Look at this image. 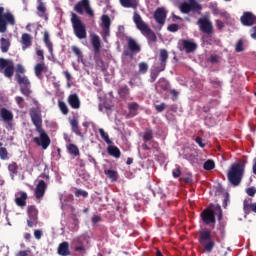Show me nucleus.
<instances>
[{"mask_svg":"<svg viewBox=\"0 0 256 256\" xmlns=\"http://www.w3.org/2000/svg\"><path fill=\"white\" fill-rule=\"evenodd\" d=\"M31 121L36 127V132L39 133V137H34L33 142L42 149H48L51 145V138L49 134L43 129V116L41 115V108H31L29 112Z\"/></svg>","mask_w":256,"mask_h":256,"instance_id":"1","label":"nucleus"},{"mask_svg":"<svg viewBox=\"0 0 256 256\" xmlns=\"http://www.w3.org/2000/svg\"><path fill=\"white\" fill-rule=\"evenodd\" d=\"M244 174H245V162L234 163L231 165L227 173V179L229 183L233 185V187H238V185H241V181L243 179Z\"/></svg>","mask_w":256,"mask_h":256,"instance_id":"2","label":"nucleus"},{"mask_svg":"<svg viewBox=\"0 0 256 256\" xmlns=\"http://www.w3.org/2000/svg\"><path fill=\"white\" fill-rule=\"evenodd\" d=\"M133 21L139 31H141L142 35L146 37L148 40V43H157V35L151 28H149V25L143 21L141 18V15L139 13L135 12L133 16Z\"/></svg>","mask_w":256,"mask_h":256,"instance_id":"3","label":"nucleus"},{"mask_svg":"<svg viewBox=\"0 0 256 256\" xmlns=\"http://www.w3.org/2000/svg\"><path fill=\"white\" fill-rule=\"evenodd\" d=\"M198 242L206 253H213L216 244L210 229L205 228L200 230Z\"/></svg>","mask_w":256,"mask_h":256,"instance_id":"4","label":"nucleus"},{"mask_svg":"<svg viewBox=\"0 0 256 256\" xmlns=\"http://www.w3.org/2000/svg\"><path fill=\"white\" fill-rule=\"evenodd\" d=\"M71 24L73 27L74 35L78 39H87V28L84 23L81 21V18L77 14L72 13L71 15Z\"/></svg>","mask_w":256,"mask_h":256,"instance_id":"5","label":"nucleus"},{"mask_svg":"<svg viewBox=\"0 0 256 256\" xmlns=\"http://www.w3.org/2000/svg\"><path fill=\"white\" fill-rule=\"evenodd\" d=\"M91 43L94 49V61L97 67L103 71V69H105V62L103 61V58H101V39L99 38V35H92Z\"/></svg>","mask_w":256,"mask_h":256,"instance_id":"6","label":"nucleus"},{"mask_svg":"<svg viewBox=\"0 0 256 256\" xmlns=\"http://www.w3.org/2000/svg\"><path fill=\"white\" fill-rule=\"evenodd\" d=\"M0 73L7 79H13V75H15V63L13 60L0 58Z\"/></svg>","mask_w":256,"mask_h":256,"instance_id":"7","label":"nucleus"},{"mask_svg":"<svg viewBox=\"0 0 256 256\" xmlns=\"http://www.w3.org/2000/svg\"><path fill=\"white\" fill-rule=\"evenodd\" d=\"M181 13L188 15V13H197L201 15V11H203V6L197 2V0H188V2H183L179 7Z\"/></svg>","mask_w":256,"mask_h":256,"instance_id":"8","label":"nucleus"},{"mask_svg":"<svg viewBox=\"0 0 256 256\" xmlns=\"http://www.w3.org/2000/svg\"><path fill=\"white\" fill-rule=\"evenodd\" d=\"M7 25H15V16L11 12L5 13V8L0 7V33H7Z\"/></svg>","mask_w":256,"mask_h":256,"instance_id":"9","label":"nucleus"},{"mask_svg":"<svg viewBox=\"0 0 256 256\" xmlns=\"http://www.w3.org/2000/svg\"><path fill=\"white\" fill-rule=\"evenodd\" d=\"M18 85H20V92L25 97H31L33 91L31 90V81L25 75L18 74L15 76Z\"/></svg>","mask_w":256,"mask_h":256,"instance_id":"10","label":"nucleus"},{"mask_svg":"<svg viewBox=\"0 0 256 256\" xmlns=\"http://www.w3.org/2000/svg\"><path fill=\"white\" fill-rule=\"evenodd\" d=\"M200 218L204 225L215 227L217 218H215V211L211 208H206L200 213Z\"/></svg>","mask_w":256,"mask_h":256,"instance_id":"11","label":"nucleus"},{"mask_svg":"<svg viewBox=\"0 0 256 256\" xmlns=\"http://www.w3.org/2000/svg\"><path fill=\"white\" fill-rule=\"evenodd\" d=\"M197 25L199 26V31H201V33H204L205 35H213V22H211L209 18H199Z\"/></svg>","mask_w":256,"mask_h":256,"instance_id":"12","label":"nucleus"},{"mask_svg":"<svg viewBox=\"0 0 256 256\" xmlns=\"http://www.w3.org/2000/svg\"><path fill=\"white\" fill-rule=\"evenodd\" d=\"M27 225L28 227H35L37 225V219L39 215V210L34 205H30L27 207Z\"/></svg>","mask_w":256,"mask_h":256,"instance_id":"13","label":"nucleus"},{"mask_svg":"<svg viewBox=\"0 0 256 256\" xmlns=\"http://www.w3.org/2000/svg\"><path fill=\"white\" fill-rule=\"evenodd\" d=\"M240 21L244 27H253L256 23V16L252 12H244Z\"/></svg>","mask_w":256,"mask_h":256,"instance_id":"14","label":"nucleus"},{"mask_svg":"<svg viewBox=\"0 0 256 256\" xmlns=\"http://www.w3.org/2000/svg\"><path fill=\"white\" fill-rule=\"evenodd\" d=\"M154 19L158 25H165V20L167 19V10L163 7H159L154 12Z\"/></svg>","mask_w":256,"mask_h":256,"instance_id":"15","label":"nucleus"},{"mask_svg":"<svg viewBox=\"0 0 256 256\" xmlns=\"http://www.w3.org/2000/svg\"><path fill=\"white\" fill-rule=\"evenodd\" d=\"M45 191H47V183H45L43 180L38 181L35 188L36 199H43V197H45Z\"/></svg>","mask_w":256,"mask_h":256,"instance_id":"16","label":"nucleus"},{"mask_svg":"<svg viewBox=\"0 0 256 256\" xmlns=\"http://www.w3.org/2000/svg\"><path fill=\"white\" fill-rule=\"evenodd\" d=\"M27 199L26 192L20 191L15 195V203L18 207H25L27 205Z\"/></svg>","mask_w":256,"mask_h":256,"instance_id":"17","label":"nucleus"},{"mask_svg":"<svg viewBox=\"0 0 256 256\" xmlns=\"http://www.w3.org/2000/svg\"><path fill=\"white\" fill-rule=\"evenodd\" d=\"M68 104L72 109L81 108V100H79V96L77 94H70L68 96Z\"/></svg>","mask_w":256,"mask_h":256,"instance_id":"18","label":"nucleus"},{"mask_svg":"<svg viewBox=\"0 0 256 256\" xmlns=\"http://www.w3.org/2000/svg\"><path fill=\"white\" fill-rule=\"evenodd\" d=\"M47 69L45 62L37 63L34 67V73L38 79H41V77H43V73H47Z\"/></svg>","mask_w":256,"mask_h":256,"instance_id":"19","label":"nucleus"},{"mask_svg":"<svg viewBox=\"0 0 256 256\" xmlns=\"http://www.w3.org/2000/svg\"><path fill=\"white\" fill-rule=\"evenodd\" d=\"M167 59H169V53L167 52V50L161 49L159 54L160 64L158 67L165 69V67H167Z\"/></svg>","mask_w":256,"mask_h":256,"instance_id":"20","label":"nucleus"},{"mask_svg":"<svg viewBox=\"0 0 256 256\" xmlns=\"http://www.w3.org/2000/svg\"><path fill=\"white\" fill-rule=\"evenodd\" d=\"M120 5L125 9H137L139 7V0H119Z\"/></svg>","mask_w":256,"mask_h":256,"instance_id":"21","label":"nucleus"},{"mask_svg":"<svg viewBox=\"0 0 256 256\" xmlns=\"http://www.w3.org/2000/svg\"><path fill=\"white\" fill-rule=\"evenodd\" d=\"M22 49L25 51L28 47H31L33 40L31 38V34L24 33L21 37Z\"/></svg>","mask_w":256,"mask_h":256,"instance_id":"22","label":"nucleus"},{"mask_svg":"<svg viewBox=\"0 0 256 256\" xmlns=\"http://www.w3.org/2000/svg\"><path fill=\"white\" fill-rule=\"evenodd\" d=\"M88 7L89 0H81L75 5L74 10L76 13H79V15H83V11H85Z\"/></svg>","mask_w":256,"mask_h":256,"instance_id":"23","label":"nucleus"},{"mask_svg":"<svg viewBox=\"0 0 256 256\" xmlns=\"http://www.w3.org/2000/svg\"><path fill=\"white\" fill-rule=\"evenodd\" d=\"M150 145L151 147H149V145H147V143H143L142 144V149H144V151H151V149H153L154 152L159 153V151H161V147L159 146V142L152 140L150 141Z\"/></svg>","mask_w":256,"mask_h":256,"instance_id":"24","label":"nucleus"},{"mask_svg":"<svg viewBox=\"0 0 256 256\" xmlns=\"http://www.w3.org/2000/svg\"><path fill=\"white\" fill-rule=\"evenodd\" d=\"M58 255L69 256L71 251L69 250V242H62L58 246Z\"/></svg>","mask_w":256,"mask_h":256,"instance_id":"25","label":"nucleus"},{"mask_svg":"<svg viewBox=\"0 0 256 256\" xmlns=\"http://www.w3.org/2000/svg\"><path fill=\"white\" fill-rule=\"evenodd\" d=\"M182 45L186 53H193L197 49V44L191 40H183Z\"/></svg>","mask_w":256,"mask_h":256,"instance_id":"26","label":"nucleus"},{"mask_svg":"<svg viewBox=\"0 0 256 256\" xmlns=\"http://www.w3.org/2000/svg\"><path fill=\"white\" fill-rule=\"evenodd\" d=\"M107 153L115 159H119V157H121V150L117 146L111 144L107 147Z\"/></svg>","mask_w":256,"mask_h":256,"instance_id":"27","label":"nucleus"},{"mask_svg":"<svg viewBox=\"0 0 256 256\" xmlns=\"http://www.w3.org/2000/svg\"><path fill=\"white\" fill-rule=\"evenodd\" d=\"M70 125L75 135H78V137H83V133L81 132V129H79V120H77V118L70 120Z\"/></svg>","mask_w":256,"mask_h":256,"instance_id":"28","label":"nucleus"},{"mask_svg":"<svg viewBox=\"0 0 256 256\" xmlns=\"http://www.w3.org/2000/svg\"><path fill=\"white\" fill-rule=\"evenodd\" d=\"M128 117H136L139 111V104L137 102H132L128 104Z\"/></svg>","mask_w":256,"mask_h":256,"instance_id":"29","label":"nucleus"},{"mask_svg":"<svg viewBox=\"0 0 256 256\" xmlns=\"http://www.w3.org/2000/svg\"><path fill=\"white\" fill-rule=\"evenodd\" d=\"M8 171L10 173L11 179H15L19 173V165L16 164V162H12L8 165Z\"/></svg>","mask_w":256,"mask_h":256,"instance_id":"30","label":"nucleus"},{"mask_svg":"<svg viewBox=\"0 0 256 256\" xmlns=\"http://www.w3.org/2000/svg\"><path fill=\"white\" fill-rule=\"evenodd\" d=\"M43 41L50 53V55H53V42H51V38L49 36V32L45 31L44 32V37H43Z\"/></svg>","mask_w":256,"mask_h":256,"instance_id":"31","label":"nucleus"},{"mask_svg":"<svg viewBox=\"0 0 256 256\" xmlns=\"http://www.w3.org/2000/svg\"><path fill=\"white\" fill-rule=\"evenodd\" d=\"M104 174L112 181V183H115L119 179V172L111 169H105Z\"/></svg>","mask_w":256,"mask_h":256,"instance_id":"32","label":"nucleus"},{"mask_svg":"<svg viewBox=\"0 0 256 256\" xmlns=\"http://www.w3.org/2000/svg\"><path fill=\"white\" fill-rule=\"evenodd\" d=\"M102 28L104 33H109V29H111V18L108 15L102 16Z\"/></svg>","mask_w":256,"mask_h":256,"instance_id":"33","label":"nucleus"},{"mask_svg":"<svg viewBox=\"0 0 256 256\" xmlns=\"http://www.w3.org/2000/svg\"><path fill=\"white\" fill-rule=\"evenodd\" d=\"M128 48L130 49V51H132V53H139L141 51V46H139V44H137V41L132 38L128 40Z\"/></svg>","mask_w":256,"mask_h":256,"instance_id":"34","label":"nucleus"},{"mask_svg":"<svg viewBox=\"0 0 256 256\" xmlns=\"http://www.w3.org/2000/svg\"><path fill=\"white\" fill-rule=\"evenodd\" d=\"M9 47H11V42L9 41V39L1 38L0 39V49H1L2 53H7V51H9Z\"/></svg>","mask_w":256,"mask_h":256,"instance_id":"35","label":"nucleus"},{"mask_svg":"<svg viewBox=\"0 0 256 256\" xmlns=\"http://www.w3.org/2000/svg\"><path fill=\"white\" fill-rule=\"evenodd\" d=\"M156 88L161 89V91H169V82L165 78H160Z\"/></svg>","mask_w":256,"mask_h":256,"instance_id":"36","label":"nucleus"},{"mask_svg":"<svg viewBox=\"0 0 256 256\" xmlns=\"http://www.w3.org/2000/svg\"><path fill=\"white\" fill-rule=\"evenodd\" d=\"M165 71V69L161 68L160 66H157L154 70H152L150 74L151 83H155L157 81V78L159 77V73Z\"/></svg>","mask_w":256,"mask_h":256,"instance_id":"37","label":"nucleus"},{"mask_svg":"<svg viewBox=\"0 0 256 256\" xmlns=\"http://www.w3.org/2000/svg\"><path fill=\"white\" fill-rule=\"evenodd\" d=\"M98 131L101 138L105 141V143H107V145H113V141H111V139L109 138V134L105 132V129L99 128Z\"/></svg>","mask_w":256,"mask_h":256,"instance_id":"38","label":"nucleus"},{"mask_svg":"<svg viewBox=\"0 0 256 256\" xmlns=\"http://www.w3.org/2000/svg\"><path fill=\"white\" fill-rule=\"evenodd\" d=\"M1 117L4 121H11L13 119V114L11 111L7 110L6 108L1 109Z\"/></svg>","mask_w":256,"mask_h":256,"instance_id":"39","label":"nucleus"},{"mask_svg":"<svg viewBox=\"0 0 256 256\" xmlns=\"http://www.w3.org/2000/svg\"><path fill=\"white\" fill-rule=\"evenodd\" d=\"M67 151L70 155H74V157L79 156V148L75 144H69L67 146Z\"/></svg>","mask_w":256,"mask_h":256,"instance_id":"40","label":"nucleus"},{"mask_svg":"<svg viewBox=\"0 0 256 256\" xmlns=\"http://www.w3.org/2000/svg\"><path fill=\"white\" fill-rule=\"evenodd\" d=\"M58 107L62 115H69V107H67V104L64 101L59 100Z\"/></svg>","mask_w":256,"mask_h":256,"instance_id":"41","label":"nucleus"},{"mask_svg":"<svg viewBox=\"0 0 256 256\" xmlns=\"http://www.w3.org/2000/svg\"><path fill=\"white\" fill-rule=\"evenodd\" d=\"M152 140H153V130L147 129L143 134V141L144 143H147V141H152Z\"/></svg>","mask_w":256,"mask_h":256,"instance_id":"42","label":"nucleus"},{"mask_svg":"<svg viewBox=\"0 0 256 256\" xmlns=\"http://www.w3.org/2000/svg\"><path fill=\"white\" fill-rule=\"evenodd\" d=\"M9 152H7V148L3 147V143L0 142V159L5 161V159H8Z\"/></svg>","mask_w":256,"mask_h":256,"instance_id":"43","label":"nucleus"},{"mask_svg":"<svg viewBox=\"0 0 256 256\" xmlns=\"http://www.w3.org/2000/svg\"><path fill=\"white\" fill-rule=\"evenodd\" d=\"M37 11L41 13L40 17H43L47 12V7H45V3H43L41 0L38 1Z\"/></svg>","mask_w":256,"mask_h":256,"instance_id":"44","label":"nucleus"},{"mask_svg":"<svg viewBox=\"0 0 256 256\" xmlns=\"http://www.w3.org/2000/svg\"><path fill=\"white\" fill-rule=\"evenodd\" d=\"M118 93H119L120 97H127L129 95V86L124 85V86L120 87L118 90Z\"/></svg>","mask_w":256,"mask_h":256,"instance_id":"45","label":"nucleus"},{"mask_svg":"<svg viewBox=\"0 0 256 256\" xmlns=\"http://www.w3.org/2000/svg\"><path fill=\"white\" fill-rule=\"evenodd\" d=\"M214 167H215V161L213 160H207L203 165V168L205 169V171H213Z\"/></svg>","mask_w":256,"mask_h":256,"instance_id":"46","label":"nucleus"},{"mask_svg":"<svg viewBox=\"0 0 256 256\" xmlns=\"http://www.w3.org/2000/svg\"><path fill=\"white\" fill-rule=\"evenodd\" d=\"M138 67H139V73H142L143 75H145V73L149 71V65L145 62H140Z\"/></svg>","mask_w":256,"mask_h":256,"instance_id":"47","label":"nucleus"},{"mask_svg":"<svg viewBox=\"0 0 256 256\" xmlns=\"http://www.w3.org/2000/svg\"><path fill=\"white\" fill-rule=\"evenodd\" d=\"M15 101L20 109L25 107V99L21 96H16Z\"/></svg>","mask_w":256,"mask_h":256,"instance_id":"48","label":"nucleus"},{"mask_svg":"<svg viewBox=\"0 0 256 256\" xmlns=\"http://www.w3.org/2000/svg\"><path fill=\"white\" fill-rule=\"evenodd\" d=\"M75 197H89V192L81 189H76L75 191Z\"/></svg>","mask_w":256,"mask_h":256,"instance_id":"49","label":"nucleus"},{"mask_svg":"<svg viewBox=\"0 0 256 256\" xmlns=\"http://www.w3.org/2000/svg\"><path fill=\"white\" fill-rule=\"evenodd\" d=\"M181 181H184L185 183H193V174L187 173L181 178Z\"/></svg>","mask_w":256,"mask_h":256,"instance_id":"50","label":"nucleus"},{"mask_svg":"<svg viewBox=\"0 0 256 256\" xmlns=\"http://www.w3.org/2000/svg\"><path fill=\"white\" fill-rule=\"evenodd\" d=\"M168 31H170V33H177V31H179V25L178 24H170L167 27Z\"/></svg>","mask_w":256,"mask_h":256,"instance_id":"51","label":"nucleus"},{"mask_svg":"<svg viewBox=\"0 0 256 256\" xmlns=\"http://www.w3.org/2000/svg\"><path fill=\"white\" fill-rule=\"evenodd\" d=\"M72 51L76 55V57L80 58L83 57V53L81 52V49L77 46H72Z\"/></svg>","mask_w":256,"mask_h":256,"instance_id":"52","label":"nucleus"},{"mask_svg":"<svg viewBox=\"0 0 256 256\" xmlns=\"http://www.w3.org/2000/svg\"><path fill=\"white\" fill-rule=\"evenodd\" d=\"M25 73V67L21 64H17L16 66V75H23Z\"/></svg>","mask_w":256,"mask_h":256,"instance_id":"53","label":"nucleus"},{"mask_svg":"<svg viewBox=\"0 0 256 256\" xmlns=\"http://www.w3.org/2000/svg\"><path fill=\"white\" fill-rule=\"evenodd\" d=\"M243 209L245 213H249V211H251V204H249V200L243 201Z\"/></svg>","mask_w":256,"mask_h":256,"instance_id":"54","label":"nucleus"},{"mask_svg":"<svg viewBox=\"0 0 256 256\" xmlns=\"http://www.w3.org/2000/svg\"><path fill=\"white\" fill-rule=\"evenodd\" d=\"M167 107V105L162 102L161 104L159 105H155V109L158 113H163V110Z\"/></svg>","mask_w":256,"mask_h":256,"instance_id":"55","label":"nucleus"},{"mask_svg":"<svg viewBox=\"0 0 256 256\" xmlns=\"http://www.w3.org/2000/svg\"><path fill=\"white\" fill-rule=\"evenodd\" d=\"M172 175L175 179L181 177V168L178 167L172 171Z\"/></svg>","mask_w":256,"mask_h":256,"instance_id":"56","label":"nucleus"},{"mask_svg":"<svg viewBox=\"0 0 256 256\" xmlns=\"http://www.w3.org/2000/svg\"><path fill=\"white\" fill-rule=\"evenodd\" d=\"M246 193L247 195H249V197H255V193H256L255 187L247 188Z\"/></svg>","mask_w":256,"mask_h":256,"instance_id":"57","label":"nucleus"},{"mask_svg":"<svg viewBox=\"0 0 256 256\" xmlns=\"http://www.w3.org/2000/svg\"><path fill=\"white\" fill-rule=\"evenodd\" d=\"M215 210L218 212V221H221V219H223V210L221 209V206L217 205Z\"/></svg>","mask_w":256,"mask_h":256,"instance_id":"58","label":"nucleus"},{"mask_svg":"<svg viewBox=\"0 0 256 256\" xmlns=\"http://www.w3.org/2000/svg\"><path fill=\"white\" fill-rule=\"evenodd\" d=\"M195 142L197 143V145H199V147H201L202 149L205 147V143H203V138L197 136L195 138Z\"/></svg>","mask_w":256,"mask_h":256,"instance_id":"59","label":"nucleus"},{"mask_svg":"<svg viewBox=\"0 0 256 256\" xmlns=\"http://www.w3.org/2000/svg\"><path fill=\"white\" fill-rule=\"evenodd\" d=\"M31 253V250H23L16 253L15 256H29Z\"/></svg>","mask_w":256,"mask_h":256,"instance_id":"60","label":"nucleus"},{"mask_svg":"<svg viewBox=\"0 0 256 256\" xmlns=\"http://www.w3.org/2000/svg\"><path fill=\"white\" fill-rule=\"evenodd\" d=\"M236 51L238 53H241V51H243V41L242 40H239L236 44Z\"/></svg>","mask_w":256,"mask_h":256,"instance_id":"61","label":"nucleus"},{"mask_svg":"<svg viewBox=\"0 0 256 256\" xmlns=\"http://www.w3.org/2000/svg\"><path fill=\"white\" fill-rule=\"evenodd\" d=\"M208 61H209L210 63H218V62H219V56H217V55H212V56L209 57Z\"/></svg>","mask_w":256,"mask_h":256,"instance_id":"62","label":"nucleus"},{"mask_svg":"<svg viewBox=\"0 0 256 256\" xmlns=\"http://www.w3.org/2000/svg\"><path fill=\"white\" fill-rule=\"evenodd\" d=\"M34 237L35 239H41V237H43V232L41 230H35L34 231Z\"/></svg>","mask_w":256,"mask_h":256,"instance_id":"63","label":"nucleus"},{"mask_svg":"<svg viewBox=\"0 0 256 256\" xmlns=\"http://www.w3.org/2000/svg\"><path fill=\"white\" fill-rule=\"evenodd\" d=\"M216 27L219 29V31H221V29L225 27V23H223L221 20H216Z\"/></svg>","mask_w":256,"mask_h":256,"instance_id":"64","label":"nucleus"}]
</instances>
